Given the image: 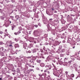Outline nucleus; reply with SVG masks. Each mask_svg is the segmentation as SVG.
<instances>
[{"mask_svg":"<svg viewBox=\"0 0 80 80\" xmlns=\"http://www.w3.org/2000/svg\"><path fill=\"white\" fill-rule=\"evenodd\" d=\"M33 34L36 37H38L40 35V33H39V31L38 30H36L33 32Z\"/></svg>","mask_w":80,"mask_h":80,"instance_id":"1","label":"nucleus"},{"mask_svg":"<svg viewBox=\"0 0 80 80\" xmlns=\"http://www.w3.org/2000/svg\"><path fill=\"white\" fill-rule=\"evenodd\" d=\"M39 75L40 76V77H41L42 79H43V78H45L46 77V76H47V74L46 73H43L42 75L39 74Z\"/></svg>","mask_w":80,"mask_h":80,"instance_id":"2","label":"nucleus"},{"mask_svg":"<svg viewBox=\"0 0 80 80\" xmlns=\"http://www.w3.org/2000/svg\"><path fill=\"white\" fill-rule=\"evenodd\" d=\"M45 67L47 69L44 71L45 72H46L48 70H50L51 69V66L50 65H46L45 66Z\"/></svg>","mask_w":80,"mask_h":80,"instance_id":"3","label":"nucleus"},{"mask_svg":"<svg viewBox=\"0 0 80 80\" xmlns=\"http://www.w3.org/2000/svg\"><path fill=\"white\" fill-rule=\"evenodd\" d=\"M34 38H30V42H33L34 43H36V42L35 41Z\"/></svg>","mask_w":80,"mask_h":80,"instance_id":"4","label":"nucleus"},{"mask_svg":"<svg viewBox=\"0 0 80 80\" xmlns=\"http://www.w3.org/2000/svg\"><path fill=\"white\" fill-rule=\"evenodd\" d=\"M53 74L56 77H59V73L58 72H56V73H53Z\"/></svg>","mask_w":80,"mask_h":80,"instance_id":"5","label":"nucleus"},{"mask_svg":"<svg viewBox=\"0 0 80 80\" xmlns=\"http://www.w3.org/2000/svg\"><path fill=\"white\" fill-rule=\"evenodd\" d=\"M23 48H25V49H27L28 47H27V45L26 43H25L24 44Z\"/></svg>","mask_w":80,"mask_h":80,"instance_id":"6","label":"nucleus"},{"mask_svg":"<svg viewBox=\"0 0 80 80\" xmlns=\"http://www.w3.org/2000/svg\"><path fill=\"white\" fill-rule=\"evenodd\" d=\"M40 66L41 67H43L45 66V64H44V63H41L40 64Z\"/></svg>","mask_w":80,"mask_h":80,"instance_id":"7","label":"nucleus"},{"mask_svg":"<svg viewBox=\"0 0 80 80\" xmlns=\"http://www.w3.org/2000/svg\"><path fill=\"white\" fill-rule=\"evenodd\" d=\"M68 64V62H64L63 64V65L64 66H67V65Z\"/></svg>","mask_w":80,"mask_h":80,"instance_id":"8","label":"nucleus"},{"mask_svg":"<svg viewBox=\"0 0 80 80\" xmlns=\"http://www.w3.org/2000/svg\"><path fill=\"white\" fill-rule=\"evenodd\" d=\"M15 48H17V47H19V45L18 44H15L14 45Z\"/></svg>","mask_w":80,"mask_h":80,"instance_id":"9","label":"nucleus"},{"mask_svg":"<svg viewBox=\"0 0 80 80\" xmlns=\"http://www.w3.org/2000/svg\"><path fill=\"white\" fill-rule=\"evenodd\" d=\"M36 62H37V63H40L41 62V60L40 59H37L36 61Z\"/></svg>","mask_w":80,"mask_h":80,"instance_id":"10","label":"nucleus"},{"mask_svg":"<svg viewBox=\"0 0 80 80\" xmlns=\"http://www.w3.org/2000/svg\"><path fill=\"white\" fill-rule=\"evenodd\" d=\"M1 19H2V20H4V19H5V16H2V17H1Z\"/></svg>","mask_w":80,"mask_h":80,"instance_id":"11","label":"nucleus"},{"mask_svg":"<svg viewBox=\"0 0 80 80\" xmlns=\"http://www.w3.org/2000/svg\"><path fill=\"white\" fill-rule=\"evenodd\" d=\"M8 46L10 48H12V47H13V46H12V44H9L8 45Z\"/></svg>","mask_w":80,"mask_h":80,"instance_id":"12","label":"nucleus"},{"mask_svg":"<svg viewBox=\"0 0 80 80\" xmlns=\"http://www.w3.org/2000/svg\"><path fill=\"white\" fill-rule=\"evenodd\" d=\"M71 58L72 59V61H74L75 60V58H73L72 57H71Z\"/></svg>","mask_w":80,"mask_h":80,"instance_id":"13","label":"nucleus"},{"mask_svg":"<svg viewBox=\"0 0 80 80\" xmlns=\"http://www.w3.org/2000/svg\"><path fill=\"white\" fill-rule=\"evenodd\" d=\"M37 59V57H34L32 58V59L33 60H36V59Z\"/></svg>","mask_w":80,"mask_h":80,"instance_id":"14","label":"nucleus"},{"mask_svg":"<svg viewBox=\"0 0 80 80\" xmlns=\"http://www.w3.org/2000/svg\"><path fill=\"white\" fill-rule=\"evenodd\" d=\"M30 62H31V63H32V62H33V59H31V60L29 61Z\"/></svg>","mask_w":80,"mask_h":80,"instance_id":"15","label":"nucleus"},{"mask_svg":"<svg viewBox=\"0 0 80 80\" xmlns=\"http://www.w3.org/2000/svg\"><path fill=\"white\" fill-rule=\"evenodd\" d=\"M3 44H4V43H3L2 42H0V45H3Z\"/></svg>","mask_w":80,"mask_h":80,"instance_id":"16","label":"nucleus"},{"mask_svg":"<svg viewBox=\"0 0 80 80\" xmlns=\"http://www.w3.org/2000/svg\"><path fill=\"white\" fill-rule=\"evenodd\" d=\"M74 74H72L71 75V77H72V78H73V77H74Z\"/></svg>","mask_w":80,"mask_h":80,"instance_id":"17","label":"nucleus"},{"mask_svg":"<svg viewBox=\"0 0 80 80\" xmlns=\"http://www.w3.org/2000/svg\"><path fill=\"white\" fill-rule=\"evenodd\" d=\"M14 34L15 35H16L19 34V33H18V32H15L14 33Z\"/></svg>","mask_w":80,"mask_h":80,"instance_id":"18","label":"nucleus"},{"mask_svg":"<svg viewBox=\"0 0 80 80\" xmlns=\"http://www.w3.org/2000/svg\"><path fill=\"white\" fill-rule=\"evenodd\" d=\"M39 80H42L43 79L42 78V77H40L39 78Z\"/></svg>","mask_w":80,"mask_h":80,"instance_id":"19","label":"nucleus"},{"mask_svg":"<svg viewBox=\"0 0 80 80\" xmlns=\"http://www.w3.org/2000/svg\"><path fill=\"white\" fill-rule=\"evenodd\" d=\"M42 55H43V54L42 53L40 54H39V56H40V55H41V57H40V58H42Z\"/></svg>","mask_w":80,"mask_h":80,"instance_id":"20","label":"nucleus"},{"mask_svg":"<svg viewBox=\"0 0 80 80\" xmlns=\"http://www.w3.org/2000/svg\"><path fill=\"white\" fill-rule=\"evenodd\" d=\"M20 43H21V44H23V42L22 41H21L20 42Z\"/></svg>","mask_w":80,"mask_h":80,"instance_id":"21","label":"nucleus"},{"mask_svg":"<svg viewBox=\"0 0 80 80\" xmlns=\"http://www.w3.org/2000/svg\"><path fill=\"white\" fill-rule=\"evenodd\" d=\"M63 56H64V54H61V57H63Z\"/></svg>","mask_w":80,"mask_h":80,"instance_id":"22","label":"nucleus"},{"mask_svg":"<svg viewBox=\"0 0 80 80\" xmlns=\"http://www.w3.org/2000/svg\"><path fill=\"white\" fill-rule=\"evenodd\" d=\"M68 60V58H65L64 59V60L65 61H66V60Z\"/></svg>","mask_w":80,"mask_h":80,"instance_id":"23","label":"nucleus"},{"mask_svg":"<svg viewBox=\"0 0 80 80\" xmlns=\"http://www.w3.org/2000/svg\"><path fill=\"white\" fill-rule=\"evenodd\" d=\"M38 25H39V26H40V27H41V24H40V23H38Z\"/></svg>","mask_w":80,"mask_h":80,"instance_id":"24","label":"nucleus"},{"mask_svg":"<svg viewBox=\"0 0 80 80\" xmlns=\"http://www.w3.org/2000/svg\"><path fill=\"white\" fill-rule=\"evenodd\" d=\"M3 33V32L0 31V34H2Z\"/></svg>","mask_w":80,"mask_h":80,"instance_id":"25","label":"nucleus"},{"mask_svg":"<svg viewBox=\"0 0 80 80\" xmlns=\"http://www.w3.org/2000/svg\"><path fill=\"white\" fill-rule=\"evenodd\" d=\"M50 58V57H48L47 58V60H50V59H49L48 58Z\"/></svg>","mask_w":80,"mask_h":80,"instance_id":"26","label":"nucleus"},{"mask_svg":"<svg viewBox=\"0 0 80 80\" xmlns=\"http://www.w3.org/2000/svg\"><path fill=\"white\" fill-rule=\"evenodd\" d=\"M34 26L35 27H36V28H37V27H38V25H35Z\"/></svg>","mask_w":80,"mask_h":80,"instance_id":"27","label":"nucleus"},{"mask_svg":"<svg viewBox=\"0 0 80 80\" xmlns=\"http://www.w3.org/2000/svg\"><path fill=\"white\" fill-rule=\"evenodd\" d=\"M14 40H15V41H16V42H17L18 41V40H17V39L16 38H15L14 39Z\"/></svg>","mask_w":80,"mask_h":80,"instance_id":"28","label":"nucleus"},{"mask_svg":"<svg viewBox=\"0 0 80 80\" xmlns=\"http://www.w3.org/2000/svg\"><path fill=\"white\" fill-rule=\"evenodd\" d=\"M1 60V61H3V60H4V58H2V59Z\"/></svg>","mask_w":80,"mask_h":80,"instance_id":"29","label":"nucleus"},{"mask_svg":"<svg viewBox=\"0 0 80 80\" xmlns=\"http://www.w3.org/2000/svg\"><path fill=\"white\" fill-rule=\"evenodd\" d=\"M72 62V60L69 61V62H69V63H71V62Z\"/></svg>","mask_w":80,"mask_h":80,"instance_id":"30","label":"nucleus"},{"mask_svg":"<svg viewBox=\"0 0 80 80\" xmlns=\"http://www.w3.org/2000/svg\"><path fill=\"white\" fill-rule=\"evenodd\" d=\"M0 12H1V13H2V10L1 9H0Z\"/></svg>","mask_w":80,"mask_h":80,"instance_id":"31","label":"nucleus"},{"mask_svg":"<svg viewBox=\"0 0 80 80\" xmlns=\"http://www.w3.org/2000/svg\"><path fill=\"white\" fill-rule=\"evenodd\" d=\"M52 20H53V19L51 18V19H50L49 20V21H52Z\"/></svg>","mask_w":80,"mask_h":80,"instance_id":"32","label":"nucleus"},{"mask_svg":"<svg viewBox=\"0 0 80 80\" xmlns=\"http://www.w3.org/2000/svg\"><path fill=\"white\" fill-rule=\"evenodd\" d=\"M62 42H63V43H65V40H63V41H62Z\"/></svg>","mask_w":80,"mask_h":80,"instance_id":"33","label":"nucleus"},{"mask_svg":"<svg viewBox=\"0 0 80 80\" xmlns=\"http://www.w3.org/2000/svg\"><path fill=\"white\" fill-rule=\"evenodd\" d=\"M77 40H78V42H79V41H80V38H78L77 39Z\"/></svg>","mask_w":80,"mask_h":80,"instance_id":"34","label":"nucleus"},{"mask_svg":"<svg viewBox=\"0 0 80 80\" xmlns=\"http://www.w3.org/2000/svg\"><path fill=\"white\" fill-rule=\"evenodd\" d=\"M21 32L20 31H18L17 33H20Z\"/></svg>","mask_w":80,"mask_h":80,"instance_id":"35","label":"nucleus"},{"mask_svg":"<svg viewBox=\"0 0 80 80\" xmlns=\"http://www.w3.org/2000/svg\"><path fill=\"white\" fill-rule=\"evenodd\" d=\"M1 49H2V50H3V47H1Z\"/></svg>","mask_w":80,"mask_h":80,"instance_id":"36","label":"nucleus"},{"mask_svg":"<svg viewBox=\"0 0 80 80\" xmlns=\"http://www.w3.org/2000/svg\"><path fill=\"white\" fill-rule=\"evenodd\" d=\"M52 62H54V63H55V62H56V61L55 60L53 61Z\"/></svg>","mask_w":80,"mask_h":80,"instance_id":"37","label":"nucleus"},{"mask_svg":"<svg viewBox=\"0 0 80 80\" xmlns=\"http://www.w3.org/2000/svg\"><path fill=\"white\" fill-rule=\"evenodd\" d=\"M13 29H14V27H12V30H13Z\"/></svg>","mask_w":80,"mask_h":80,"instance_id":"38","label":"nucleus"},{"mask_svg":"<svg viewBox=\"0 0 80 80\" xmlns=\"http://www.w3.org/2000/svg\"><path fill=\"white\" fill-rule=\"evenodd\" d=\"M8 22H9L10 23H11V21H10V20L8 21Z\"/></svg>","mask_w":80,"mask_h":80,"instance_id":"39","label":"nucleus"},{"mask_svg":"<svg viewBox=\"0 0 80 80\" xmlns=\"http://www.w3.org/2000/svg\"><path fill=\"white\" fill-rule=\"evenodd\" d=\"M75 46H73L72 47L73 48H75Z\"/></svg>","mask_w":80,"mask_h":80,"instance_id":"40","label":"nucleus"},{"mask_svg":"<svg viewBox=\"0 0 80 80\" xmlns=\"http://www.w3.org/2000/svg\"><path fill=\"white\" fill-rule=\"evenodd\" d=\"M65 73H66L67 74H68V72H65Z\"/></svg>","mask_w":80,"mask_h":80,"instance_id":"41","label":"nucleus"},{"mask_svg":"<svg viewBox=\"0 0 80 80\" xmlns=\"http://www.w3.org/2000/svg\"><path fill=\"white\" fill-rule=\"evenodd\" d=\"M30 58H31V57H28L27 58H28V59L30 58Z\"/></svg>","mask_w":80,"mask_h":80,"instance_id":"42","label":"nucleus"},{"mask_svg":"<svg viewBox=\"0 0 80 80\" xmlns=\"http://www.w3.org/2000/svg\"><path fill=\"white\" fill-rule=\"evenodd\" d=\"M55 13H57V12L56 11H55Z\"/></svg>","mask_w":80,"mask_h":80,"instance_id":"43","label":"nucleus"},{"mask_svg":"<svg viewBox=\"0 0 80 80\" xmlns=\"http://www.w3.org/2000/svg\"><path fill=\"white\" fill-rule=\"evenodd\" d=\"M7 36H8V35H9V34H7L6 35Z\"/></svg>","mask_w":80,"mask_h":80,"instance_id":"44","label":"nucleus"},{"mask_svg":"<svg viewBox=\"0 0 80 80\" xmlns=\"http://www.w3.org/2000/svg\"><path fill=\"white\" fill-rule=\"evenodd\" d=\"M2 80V79L1 78H0V80Z\"/></svg>","mask_w":80,"mask_h":80,"instance_id":"45","label":"nucleus"},{"mask_svg":"<svg viewBox=\"0 0 80 80\" xmlns=\"http://www.w3.org/2000/svg\"><path fill=\"white\" fill-rule=\"evenodd\" d=\"M52 10H54V9L52 8Z\"/></svg>","mask_w":80,"mask_h":80,"instance_id":"46","label":"nucleus"},{"mask_svg":"<svg viewBox=\"0 0 80 80\" xmlns=\"http://www.w3.org/2000/svg\"><path fill=\"white\" fill-rule=\"evenodd\" d=\"M7 29H6V30H5V32H7Z\"/></svg>","mask_w":80,"mask_h":80,"instance_id":"47","label":"nucleus"},{"mask_svg":"<svg viewBox=\"0 0 80 80\" xmlns=\"http://www.w3.org/2000/svg\"><path fill=\"white\" fill-rule=\"evenodd\" d=\"M42 57V58H44V57H43L42 56V57Z\"/></svg>","mask_w":80,"mask_h":80,"instance_id":"48","label":"nucleus"},{"mask_svg":"<svg viewBox=\"0 0 80 80\" xmlns=\"http://www.w3.org/2000/svg\"><path fill=\"white\" fill-rule=\"evenodd\" d=\"M28 52L29 53H30V52H31V51H29V52Z\"/></svg>","mask_w":80,"mask_h":80,"instance_id":"49","label":"nucleus"},{"mask_svg":"<svg viewBox=\"0 0 80 80\" xmlns=\"http://www.w3.org/2000/svg\"><path fill=\"white\" fill-rule=\"evenodd\" d=\"M48 74L50 73V72H48Z\"/></svg>","mask_w":80,"mask_h":80,"instance_id":"50","label":"nucleus"},{"mask_svg":"<svg viewBox=\"0 0 80 80\" xmlns=\"http://www.w3.org/2000/svg\"><path fill=\"white\" fill-rule=\"evenodd\" d=\"M52 65H53L54 67H55V66H54V64H52Z\"/></svg>","mask_w":80,"mask_h":80,"instance_id":"51","label":"nucleus"},{"mask_svg":"<svg viewBox=\"0 0 80 80\" xmlns=\"http://www.w3.org/2000/svg\"><path fill=\"white\" fill-rule=\"evenodd\" d=\"M43 50H45V48H43Z\"/></svg>","mask_w":80,"mask_h":80,"instance_id":"52","label":"nucleus"},{"mask_svg":"<svg viewBox=\"0 0 80 80\" xmlns=\"http://www.w3.org/2000/svg\"><path fill=\"white\" fill-rule=\"evenodd\" d=\"M9 38H10V36H8Z\"/></svg>","mask_w":80,"mask_h":80,"instance_id":"53","label":"nucleus"},{"mask_svg":"<svg viewBox=\"0 0 80 80\" xmlns=\"http://www.w3.org/2000/svg\"><path fill=\"white\" fill-rule=\"evenodd\" d=\"M5 26L6 27H8V26H6V25H5Z\"/></svg>","mask_w":80,"mask_h":80,"instance_id":"54","label":"nucleus"},{"mask_svg":"<svg viewBox=\"0 0 80 80\" xmlns=\"http://www.w3.org/2000/svg\"><path fill=\"white\" fill-rule=\"evenodd\" d=\"M18 17V16H16L15 17L16 18V17Z\"/></svg>","mask_w":80,"mask_h":80,"instance_id":"55","label":"nucleus"},{"mask_svg":"<svg viewBox=\"0 0 80 80\" xmlns=\"http://www.w3.org/2000/svg\"><path fill=\"white\" fill-rule=\"evenodd\" d=\"M0 37H1V38H2V36H0Z\"/></svg>","mask_w":80,"mask_h":80,"instance_id":"56","label":"nucleus"},{"mask_svg":"<svg viewBox=\"0 0 80 80\" xmlns=\"http://www.w3.org/2000/svg\"><path fill=\"white\" fill-rule=\"evenodd\" d=\"M32 67H33V68H34V66H32Z\"/></svg>","mask_w":80,"mask_h":80,"instance_id":"57","label":"nucleus"},{"mask_svg":"<svg viewBox=\"0 0 80 80\" xmlns=\"http://www.w3.org/2000/svg\"><path fill=\"white\" fill-rule=\"evenodd\" d=\"M41 72H43V70H41Z\"/></svg>","mask_w":80,"mask_h":80,"instance_id":"58","label":"nucleus"},{"mask_svg":"<svg viewBox=\"0 0 80 80\" xmlns=\"http://www.w3.org/2000/svg\"><path fill=\"white\" fill-rule=\"evenodd\" d=\"M12 43H13V42H12L11 43V44H12Z\"/></svg>","mask_w":80,"mask_h":80,"instance_id":"59","label":"nucleus"},{"mask_svg":"<svg viewBox=\"0 0 80 80\" xmlns=\"http://www.w3.org/2000/svg\"><path fill=\"white\" fill-rule=\"evenodd\" d=\"M33 69H32V70H32H32Z\"/></svg>","mask_w":80,"mask_h":80,"instance_id":"60","label":"nucleus"},{"mask_svg":"<svg viewBox=\"0 0 80 80\" xmlns=\"http://www.w3.org/2000/svg\"><path fill=\"white\" fill-rule=\"evenodd\" d=\"M77 78H76V79H77Z\"/></svg>","mask_w":80,"mask_h":80,"instance_id":"61","label":"nucleus"},{"mask_svg":"<svg viewBox=\"0 0 80 80\" xmlns=\"http://www.w3.org/2000/svg\"><path fill=\"white\" fill-rule=\"evenodd\" d=\"M56 15H54V16H55Z\"/></svg>","mask_w":80,"mask_h":80,"instance_id":"62","label":"nucleus"},{"mask_svg":"<svg viewBox=\"0 0 80 80\" xmlns=\"http://www.w3.org/2000/svg\"><path fill=\"white\" fill-rule=\"evenodd\" d=\"M38 55L39 53H38Z\"/></svg>","mask_w":80,"mask_h":80,"instance_id":"63","label":"nucleus"},{"mask_svg":"<svg viewBox=\"0 0 80 80\" xmlns=\"http://www.w3.org/2000/svg\"><path fill=\"white\" fill-rule=\"evenodd\" d=\"M47 50H46V51L47 52Z\"/></svg>","mask_w":80,"mask_h":80,"instance_id":"64","label":"nucleus"}]
</instances>
